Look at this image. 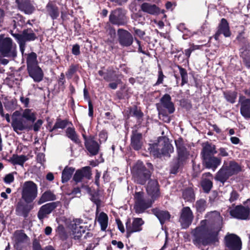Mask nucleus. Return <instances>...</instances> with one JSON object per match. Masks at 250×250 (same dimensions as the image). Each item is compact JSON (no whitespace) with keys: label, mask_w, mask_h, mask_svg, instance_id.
Returning <instances> with one entry per match:
<instances>
[{"label":"nucleus","mask_w":250,"mask_h":250,"mask_svg":"<svg viewBox=\"0 0 250 250\" xmlns=\"http://www.w3.org/2000/svg\"><path fill=\"white\" fill-rule=\"evenodd\" d=\"M230 176H231V175L228 172V171L223 166L217 172L215 179L216 180L224 183Z\"/></svg>","instance_id":"obj_33"},{"label":"nucleus","mask_w":250,"mask_h":250,"mask_svg":"<svg viewBox=\"0 0 250 250\" xmlns=\"http://www.w3.org/2000/svg\"><path fill=\"white\" fill-rule=\"evenodd\" d=\"M46 14L53 20L57 19L60 15V10L57 4L53 1H49L45 6Z\"/></svg>","instance_id":"obj_22"},{"label":"nucleus","mask_w":250,"mask_h":250,"mask_svg":"<svg viewBox=\"0 0 250 250\" xmlns=\"http://www.w3.org/2000/svg\"><path fill=\"white\" fill-rule=\"evenodd\" d=\"M223 166L231 176L237 174L242 170L240 166L233 161H231L228 163H225Z\"/></svg>","instance_id":"obj_30"},{"label":"nucleus","mask_w":250,"mask_h":250,"mask_svg":"<svg viewBox=\"0 0 250 250\" xmlns=\"http://www.w3.org/2000/svg\"><path fill=\"white\" fill-rule=\"evenodd\" d=\"M165 76L164 75L163 72L160 70L158 72V78L155 85H158L163 83V79Z\"/></svg>","instance_id":"obj_59"},{"label":"nucleus","mask_w":250,"mask_h":250,"mask_svg":"<svg viewBox=\"0 0 250 250\" xmlns=\"http://www.w3.org/2000/svg\"><path fill=\"white\" fill-rule=\"evenodd\" d=\"M206 219L192 231L193 244L200 247L214 245L219 242V232L222 228V218L217 211L208 213Z\"/></svg>","instance_id":"obj_1"},{"label":"nucleus","mask_w":250,"mask_h":250,"mask_svg":"<svg viewBox=\"0 0 250 250\" xmlns=\"http://www.w3.org/2000/svg\"><path fill=\"white\" fill-rule=\"evenodd\" d=\"M196 208L197 211L200 212H202L205 211L206 207V202L204 199H200L196 201L195 204Z\"/></svg>","instance_id":"obj_47"},{"label":"nucleus","mask_w":250,"mask_h":250,"mask_svg":"<svg viewBox=\"0 0 250 250\" xmlns=\"http://www.w3.org/2000/svg\"><path fill=\"white\" fill-rule=\"evenodd\" d=\"M119 77V76L115 73L112 69H107L104 77V79L106 82L114 81V79Z\"/></svg>","instance_id":"obj_42"},{"label":"nucleus","mask_w":250,"mask_h":250,"mask_svg":"<svg viewBox=\"0 0 250 250\" xmlns=\"http://www.w3.org/2000/svg\"><path fill=\"white\" fill-rule=\"evenodd\" d=\"M28 158L25 155H13L10 161L14 165H19L23 166V164L27 160Z\"/></svg>","instance_id":"obj_37"},{"label":"nucleus","mask_w":250,"mask_h":250,"mask_svg":"<svg viewBox=\"0 0 250 250\" xmlns=\"http://www.w3.org/2000/svg\"><path fill=\"white\" fill-rule=\"evenodd\" d=\"M144 224V221L141 218H134L132 223L130 219H127L125 223L127 237H129L133 233L141 231Z\"/></svg>","instance_id":"obj_12"},{"label":"nucleus","mask_w":250,"mask_h":250,"mask_svg":"<svg viewBox=\"0 0 250 250\" xmlns=\"http://www.w3.org/2000/svg\"><path fill=\"white\" fill-rule=\"evenodd\" d=\"M241 102L240 112L245 118H250V100L245 99L244 97H240Z\"/></svg>","instance_id":"obj_25"},{"label":"nucleus","mask_w":250,"mask_h":250,"mask_svg":"<svg viewBox=\"0 0 250 250\" xmlns=\"http://www.w3.org/2000/svg\"><path fill=\"white\" fill-rule=\"evenodd\" d=\"M18 7L20 10L28 15L31 14L35 10L34 6L28 0H21L18 2Z\"/></svg>","instance_id":"obj_26"},{"label":"nucleus","mask_w":250,"mask_h":250,"mask_svg":"<svg viewBox=\"0 0 250 250\" xmlns=\"http://www.w3.org/2000/svg\"><path fill=\"white\" fill-rule=\"evenodd\" d=\"M91 201L97 206V211L101 206V200L97 194H93L91 197Z\"/></svg>","instance_id":"obj_54"},{"label":"nucleus","mask_w":250,"mask_h":250,"mask_svg":"<svg viewBox=\"0 0 250 250\" xmlns=\"http://www.w3.org/2000/svg\"><path fill=\"white\" fill-rule=\"evenodd\" d=\"M132 172L134 181L140 185H144L151 175L150 170L140 161L137 162L133 167Z\"/></svg>","instance_id":"obj_5"},{"label":"nucleus","mask_w":250,"mask_h":250,"mask_svg":"<svg viewBox=\"0 0 250 250\" xmlns=\"http://www.w3.org/2000/svg\"><path fill=\"white\" fill-rule=\"evenodd\" d=\"M229 209L231 216L241 220L247 219L250 212L249 208L242 205L236 206L234 208H229Z\"/></svg>","instance_id":"obj_13"},{"label":"nucleus","mask_w":250,"mask_h":250,"mask_svg":"<svg viewBox=\"0 0 250 250\" xmlns=\"http://www.w3.org/2000/svg\"><path fill=\"white\" fill-rule=\"evenodd\" d=\"M75 169L73 167H65L63 170L62 174V181L63 183L68 181L71 178Z\"/></svg>","instance_id":"obj_36"},{"label":"nucleus","mask_w":250,"mask_h":250,"mask_svg":"<svg viewBox=\"0 0 250 250\" xmlns=\"http://www.w3.org/2000/svg\"><path fill=\"white\" fill-rule=\"evenodd\" d=\"M201 186L206 192H208L212 187V183L210 180L205 178L201 182Z\"/></svg>","instance_id":"obj_45"},{"label":"nucleus","mask_w":250,"mask_h":250,"mask_svg":"<svg viewBox=\"0 0 250 250\" xmlns=\"http://www.w3.org/2000/svg\"><path fill=\"white\" fill-rule=\"evenodd\" d=\"M14 177L12 173H9L5 176L4 179V181L7 184H10L13 182Z\"/></svg>","instance_id":"obj_57"},{"label":"nucleus","mask_w":250,"mask_h":250,"mask_svg":"<svg viewBox=\"0 0 250 250\" xmlns=\"http://www.w3.org/2000/svg\"><path fill=\"white\" fill-rule=\"evenodd\" d=\"M221 34H223L225 37H229L231 35L229 23L224 18L221 19V21L218 25L217 31L214 35L215 39L216 40H218L219 36Z\"/></svg>","instance_id":"obj_20"},{"label":"nucleus","mask_w":250,"mask_h":250,"mask_svg":"<svg viewBox=\"0 0 250 250\" xmlns=\"http://www.w3.org/2000/svg\"><path fill=\"white\" fill-rule=\"evenodd\" d=\"M22 118L32 123H34L36 119V113L32 111V109H25L22 112Z\"/></svg>","instance_id":"obj_39"},{"label":"nucleus","mask_w":250,"mask_h":250,"mask_svg":"<svg viewBox=\"0 0 250 250\" xmlns=\"http://www.w3.org/2000/svg\"><path fill=\"white\" fill-rule=\"evenodd\" d=\"M219 155L222 157H226L229 155V153L227 151V149L224 148H220L218 150Z\"/></svg>","instance_id":"obj_64"},{"label":"nucleus","mask_w":250,"mask_h":250,"mask_svg":"<svg viewBox=\"0 0 250 250\" xmlns=\"http://www.w3.org/2000/svg\"><path fill=\"white\" fill-rule=\"evenodd\" d=\"M114 81L115 82L110 83L108 85L109 87L112 89H116L118 85L122 83V81L119 77H117Z\"/></svg>","instance_id":"obj_53"},{"label":"nucleus","mask_w":250,"mask_h":250,"mask_svg":"<svg viewBox=\"0 0 250 250\" xmlns=\"http://www.w3.org/2000/svg\"><path fill=\"white\" fill-rule=\"evenodd\" d=\"M90 176L91 172L90 167H85L76 172L73 177V180L75 182L78 183L82 181L83 177L89 179Z\"/></svg>","instance_id":"obj_23"},{"label":"nucleus","mask_w":250,"mask_h":250,"mask_svg":"<svg viewBox=\"0 0 250 250\" xmlns=\"http://www.w3.org/2000/svg\"><path fill=\"white\" fill-rule=\"evenodd\" d=\"M27 238V235L21 230H18L14 233L15 241L17 244L24 242Z\"/></svg>","instance_id":"obj_41"},{"label":"nucleus","mask_w":250,"mask_h":250,"mask_svg":"<svg viewBox=\"0 0 250 250\" xmlns=\"http://www.w3.org/2000/svg\"><path fill=\"white\" fill-rule=\"evenodd\" d=\"M72 52L74 55H78L80 53V46L78 44L73 45L72 49Z\"/></svg>","instance_id":"obj_61"},{"label":"nucleus","mask_w":250,"mask_h":250,"mask_svg":"<svg viewBox=\"0 0 250 250\" xmlns=\"http://www.w3.org/2000/svg\"><path fill=\"white\" fill-rule=\"evenodd\" d=\"M68 123V122L67 120L57 119L53 128L50 130V131H53V130L58 128L63 129L66 127Z\"/></svg>","instance_id":"obj_43"},{"label":"nucleus","mask_w":250,"mask_h":250,"mask_svg":"<svg viewBox=\"0 0 250 250\" xmlns=\"http://www.w3.org/2000/svg\"><path fill=\"white\" fill-rule=\"evenodd\" d=\"M116 223L118 226V228L120 230V231L122 233L125 232V229L124 228V226L123 224H122V222L119 219H116Z\"/></svg>","instance_id":"obj_62"},{"label":"nucleus","mask_w":250,"mask_h":250,"mask_svg":"<svg viewBox=\"0 0 250 250\" xmlns=\"http://www.w3.org/2000/svg\"><path fill=\"white\" fill-rule=\"evenodd\" d=\"M85 146L88 151L92 155H96L99 152V144L93 138H89V140L84 142Z\"/></svg>","instance_id":"obj_24"},{"label":"nucleus","mask_w":250,"mask_h":250,"mask_svg":"<svg viewBox=\"0 0 250 250\" xmlns=\"http://www.w3.org/2000/svg\"><path fill=\"white\" fill-rule=\"evenodd\" d=\"M153 213L158 218L161 224L169 220L170 215L167 211L161 210L158 208L152 209Z\"/></svg>","instance_id":"obj_29"},{"label":"nucleus","mask_w":250,"mask_h":250,"mask_svg":"<svg viewBox=\"0 0 250 250\" xmlns=\"http://www.w3.org/2000/svg\"><path fill=\"white\" fill-rule=\"evenodd\" d=\"M43 122L42 120H38L33 125V129L35 131H38L42 125Z\"/></svg>","instance_id":"obj_58"},{"label":"nucleus","mask_w":250,"mask_h":250,"mask_svg":"<svg viewBox=\"0 0 250 250\" xmlns=\"http://www.w3.org/2000/svg\"><path fill=\"white\" fill-rule=\"evenodd\" d=\"M130 112L131 113H132L133 115L135 116L137 119L141 118L143 115V113L142 111L136 107H133L131 110Z\"/></svg>","instance_id":"obj_52"},{"label":"nucleus","mask_w":250,"mask_h":250,"mask_svg":"<svg viewBox=\"0 0 250 250\" xmlns=\"http://www.w3.org/2000/svg\"><path fill=\"white\" fill-rule=\"evenodd\" d=\"M161 154L164 155H168L169 153L173 152V147L169 143H166L161 148Z\"/></svg>","instance_id":"obj_49"},{"label":"nucleus","mask_w":250,"mask_h":250,"mask_svg":"<svg viewBox=\"0 0 250 250\" xmlns=\"http://www.w3.org/2000/svg\"><path fill=\"white\" fill-rule=\"evenodd\" d=\"M59 203V202H51L42 206L38 212V218L42 221L58 206Z\"/></svg>","instance_id":"obj_19"},{"label":"nucleus","mask_w":250,"mask_h":250,"mask_svg":"<svg viewBox=\"0 0 250 250\" xmlns=\"http://www.w3.org/2000/svg\"><path fill=\"white\" fill-rule=\"evenodd\" d=\"M109 20L113 24L119 26L125 25L127 22L125 11L120 8L117 9L111 12Z\"/></svg>","instance_id":"obj_11"},{"label":"nucleus","mask_w":250,"mask_h":250,"mask_svg":"<svg viewBox=\"0 0 250 250\" xmlns=\"http://www.w3.org/2000/svg\"><path fill=\"white\" fill-rule=\"evenodd\" d=\"M179 69L180 74L182 78L181 85L183 86L188 82V76L186 70L180 66H177Z\"/></svg>","instance_id":"obj_46"},{"label":"nucleus","mask_w":250,"mask_h":250,"mask_svg":"<svg viewBox=\"0 0 250 250\" xmlns=\"http://www.w3.org/2000/svg\"><path fill=\"white\" fill-rule=\"evenodd\" d=\"M76 71V67L74 65H71L66 73V75L68 78H71L72 75Z\"/></svg>","instance_id":"obj_56"},{"label":"nucleus","mask_w":250,"mask_h":250,"mask_svg":"<svg viewBox=\"0 0 250 250\" xmlns=\"http://www.w3.org/2000/svg\"><path fill=\"white\" fill-rule=\"evenodd\" d=\"M0 54L3 57L14 58L17 56V46L9 37L0 35Z\"/></svg>","instance_id":"obj_3"},{"label":"nucleus","mask_w":250,"mask_h":250,"mask_svg":"<svg viewBox=\"0 0 250 250\" xmlns=\"http://www.w3.org/2000/svg\"><path fill=\"white\" fill-rule=\"evenodd\" d=\"M118 41L121 45L129 46L133 42L132 35L127 30L119 29L118 30Z\"/></svg>","instance_id":"obj_15"},{"label":"nucleus","mask_w":250,"mask_h":250,"mask_svg":"<svg viewBox=\"0 0 250 250\" xmlns=\"http://www.w3.org/2000/svg\"><path fill=\"white\" fill-rule=\"evenodd\" d=\"M216 153L214 145L208 143H206L203 145V149L201 152L203 159L211 156Z\"/></svg>","instance_id":"obj_28"},{"label":"nucleus","mask_w":250,"mask_h":250,"mask_svg":"<svg viewBox=\"0 0 250 250\" xmlns=\"http://www.w3.org/2000/svg\"><path fill=\"white\" fill-rule=\"evenodd\" d=\"M83 223V220L80 219H75L73 220L70 224V228L75 239H79V238L82 235L83 233L85 232V229L82 225Z\"/></svg>","instance_id":"obj_18"},{"label":"nucleus","mask_w":250,"mask_h":250,"mask_svg":"<svg viewBox=\"0 0 250 250\" xmlns=\"http://www.w3.org/2000/svg\"><path fill=\"white\" fill-rule=\"evenodd\" d=\"M227 250H241L242 242L240 238L234 234H228L225 237Z\"/></svg>","instance_id":"obj_10"},{"label":"nucleus","mask_w":250,"mask_h":250,"mask_svg":"<svg viewBox=\"0 0 250 250\" xmlns=\"http://www.w3.org/2000/svg\"><path fill=\"white\" fill-rule=\"evenodd\" d=\"M229 201L230 203H233L238 199L239 194L237 191L233 189L231 187L229 188Z\"/></svg>","instance_id":"obj_48"},{"label":"nucleus","mask_w":250,"mask_h":250,"mask_svg":"<svg viewBox=\"0 0 250 250\" xmlns=\"http://www.w3.org/2000/svg\"><path fill=\"white\" fill-rule=\"evenodd\" d=\"M17 100L15 99H12L4 104L5 109L8 111H13L17 108Z\"/></svg>","instance_id":"obj_44"},{"label":"nucleus","mask_w":250,"mask_h":250,"mask_svg":"<svg viewBox=\"0 0 250 250\" xmlns=\"http://www.w3.org/2000/svg\"><path fill=\"white\" fill-rule=\"evenodd\" d=\"M0 115L2 117H5L8 123L10 122V118L9 114H4L3 106L1 102L0 101Z\"/></svg>","instance_id":"obj_55"},{"label":"nucleus","mask_w":250,"mask_h":250,"mask_svg":"<svg viewBox=\"0 0 250 250\" xmlns=\"http://www.w3.org/2000/svg\"><path fill=\"white\" fill-rule=\"evenodd\" d=\"M182 197L183 199L188 202H192L195 200V194L191 187L185 188L183 190Z\"/></svg>","instance_id":"obj_34"},{"label":"nucleus","mask_w":250,"mask_h":250,"mask_svg":"<svg viewBox=\"0 0 250 250\" xmlns=\"http://www.w3.org/2000/svg\"><path fill=\"white\" fill-rule=\"evenodd\" d=\"M194 218L193 213L188 207L182 208L180 211L179 222L183 229H187L191 224Z\"/></svg>","instance_id":"obj_9"},{"label":"nucleus","mask_w":250,"mask_h":250,"mask_svg":"<svg viewBox=\"0 0 250 250\" xmlns=\"http://www.w3.org/2000/svg\"><path fill=\"white\" fill-rule=\"evenodd\" d=\"M66 136L75 143L79 144L81 143L74 128L68 127L66 129Z\"/></svg>","instance_id":"obj_40"},{"label":"nucleus","mask_w":250,"mask_h":250,"mask_svg":"<svg viewBox=\"0 0 250 250\" xmlns=\"http://www.w3.org/2000/svg\"><path fill=\"white\" fill-rule=\"evenodd\" d=\"M97 221L100 224L101 229L105 230L107 227L108 216L104 212H101L97 218Z\"/></svg>","instance_id":"obj_38"},{"label":"nucleus","mask_w":250,"mask_h":250,"mask_svg":"<svg viewBox=\"0 0 250 250\" xmlns=\"http://www.w3.org/2000/svg\"><path fill=\"white\" fill-rule=\"evenodd\" d=\"M111 244L113 246H116L119 249H122L124 247V245L121 241H117L115 240H113L111 241Z\"/></svg>","instance_id":"obj_60"},{"label":"nucleus","mask_w":250,"mask_h":250,"mask_svg":"<svg viewBox=\"0 0 250 250\" xmlns=\"http://www.w3.org/2000/svg\"><path fill=\"white\" fill-rule=\"evenodd\" d=\"M34 206L30 203H27L24 201H19L16 206V213L18 216L27 217L30 211L33 208Z\"/></svg>","instance_id":"obj_16"},{"label":"nucleus","mask_w":250,"mask_h":250,"mask_svg":"<svg viewBox=\"0 0 250 250\" xmlns=\"http://www.w3.org/2000/svg\"><path fill=\"white\" fill-rule=\"evenodd\" d=\"M160 102L162 106L167 109L169 113L171 114L174 112L175 108L169 95L165 94L161 99Z\"/></svg>","instance_id":"obj_27"},{"label":"nucleus","mask_w":250,"mask_h":250,"mask_svg":"<svg viewBox=\"0 0 250 250\" xmlns=\"http://www.w3.org/2000/svg\"><path fill=\"white\" fill-rule=\"evenodd\" d=\"M134 209L137 213H142L146 209L151 207L154 202L153 200L146 199L143 192H137L134 195Z\"/></svg>","instance_id":"obj_7"},{"label":"nucleus","mask_w":250,"mask_h":250,"mask_svg":"<svg viewBox=\"0 0 250 250\" xmlns=\"http://www.w3.org/2000/svg\"><path fill=\"white\" fill-rule=\"evenodd\" d=\"M141 8L143 12L151 15L158 14L160 13V9L156 5L147 2L143 3Z\"/></svg>","instance_id":"obj_32"},{"label":"nucleus","mask_w":250,"mask_h":250,"mask_svg":"<svg viewBox=\"0 0 250 250\" xmlns=\"http://www.w3.org/2000/svg\"><path fill=\"white\" fill-rule=\"evenodd\" d=\"M203 160L207 167L214 169L220 165L221 162L220 158L212 156L205 158L203 159Z\"/></svg>","instance_id":"obj_31"},{"label":"nucleus","mask_w":250,"mask_h":250,"mask_svg":"<svg viewBox=\"0 0 250 250\" xmlns=\"http://www.w3.org/2000/svg\"><path fill=\"white\" fill-rule=\"evenodd\" d=\"M175 143L176 146L177 152L178 153L177 160L172 164L171 167V173H176L177 170L188 158L189 155L186 148L183 140L179 138L175 140Z\"/></svg>","instance_id":"obj_4"},{"label":"nucleus","mask_w":250,"mask_h":250,"mask_svg":"<svg viewBox=\"0 0 250 250\" xmlns=\"http://www.w3.org/2000/svg\"><path fill=\"white\" fill-rule=\"evenodd\" d=\"M21 113L19 111H15L12 115V126L14 130L18 133L19 131L24 129H31V125H28L27 122L21 117Z\"/></svg>","instance_id":"obj_8"},{"label":"nucleus","mask_w":250,"mask_h":250,"mask_svg":"<svg viewBox=\"0 0 250 250\" xmlns=\"http://www.w3.org/2000/svg\"><path fill=\"white\" fill-rule=\"evenodd\" d=\"M56 199V195L51 191L47 190L42 195L38 201V204L41 205L47 201L55 200Z\"/></svg>","instance_id":"obj_35"},{"label":"nucleus","mask_w":250,"mask_h":250,"mask_svg":"<svg viewBox=\"0 0 250 250\" xmlns=\"http://www.w3.org/2000/svg\"><path fill=\"white\" fill-rule=\"evenodd\" d=\"M12 35L17 41L25 43L26 42L34 41L36 39L35 34L30 28L23 30L21 34H12Z\"/></svg>","instance_id":"obj_17"},{"label":"nucleus","mask_w":250,"mask_h":250,"mask_svg":"<svg viewBox=\"0 0 250 250\" xmlns=\"http://www.w3.org/2000/svg\"><path fill=\"white\" fill-rule=\"evenodd\" d=\"M38 187L33 182H25L21 188V198L27 203H32L37 197Z\"/></svg>","instance_id":"obj_6"},{"label":"nucleus","mask_w":250,"mask_h":250,"mask_svg":"<svg viewBox=\"0 0 250 250\" xmlns=\"http://www.w3.org/2000/svg\"><path fill=\"white\" fill-rule=\"evenodd\" d=\"M143 144L142 133L138 132L136 130L132 131L131 137V146L132 147L136 150H138L141 149Z\"/></svg>","instance_id":"obj_21"},{"label":"nucleus","mask_w":250,"mask_h":250,"mask_svg":"<svg viewBox=\"0 0 250 250\" xmlns=\"http://www.w3.org/2000/svg\"><path fill=\"white\" fill-rule=\"evenodd\" d=\"M20 101L24 104L25 107H27L28 106L29 103V99L28 98H26L22 96L20 97Z\"/></svg>","instance_id":"obj_63"},{"label":"nucleus","mask_w":250,"mask_h":250,"mask_svg":"<svg viewBox=\"0 0 250 250\" xmlns=\"http://www.w3.org/2000/svg\"><path fill=\"white\" fill-rule=\"evenodd\" d=\"M146 190L148 195L154 201L160 196V188L157 180H150L147 184Z\"/></svg>","instance_id":"obj_14"},{"label":"nucleus","mask_w":250,"mask_h":250,"mask_svg":"<svg viewBox=\"0 0 250 250\" xmlns=\"http://www.w3.org/2000/svg\"><path fill=\"white\" fill-rule=\"evenodd\" d=\"M33 250H55V249L51 246L42 249L39 241L35 239L33 242Z\"/></svg>","instance_id":"obj_51"},{"label":"nucleus","mask_w":250,"mask_h":250,"mask_svg":"<svg viewBox=\"0 0 250 250\" xmlns=\"http://www.w3.org/2000/svg\"><path fill=\"white\" fill-rule=\"evenodd\" d=\"M26 63L29 76L36 82L42 81L43 73L42 69L38 65L37 55L35 53L32 52L27 55Z\"/></svg>","instance_id":"obj_2"},{"label":"nucleus","mask_w":250,"mask_h":250,"mask_svg":"<svg viewBox=\"0 0 250 250\" xmlns=\"http://www.w3.org/2000/svg\"><path fill=\"white\" fill-rule=\"evenodd\" d=\"M226 99L231 103H234L237 97V93L235 92L228 91L224 93Z\"/></svg>","instance_id":"obj_50"}]
</instances>
